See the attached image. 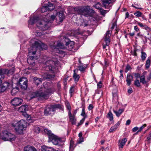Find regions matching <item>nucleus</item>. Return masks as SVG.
<instances>
[{
  "mask_svg": "<svg viewBox=\"0 0 151 151\" xmlns=\"http://www.w3.org/2000/svg\"><path fill=\"white\" fill-rule=\"evenodd\" d=\"M47 48V46L43 43H40L37 41H35L28 49L29 57L27 58V61L30 65L32 67L30 69L32 70H37V68L35 66L36 64L35 60H37V56H32L36 54V52L37 49L46 50Z\"/></svg>",
  "mask_w": 151,
  "mask_h": 151,
  "instance_id": "obj_1",
  "label": "nucleus"
},
{
  "mask_svg": "<svg viewBox=\"0 0 151 151\" xmlns=\"http://www.w3.org/2000/svg\"><path fill=\"white\" fill-rule=\"evenodd\" d=\"M47 16H45L44 17V20L41 21L39 19V18L37 17H33L30 18V19L28 21V26L29 28L30 25H32L35 23H37V29H40L42 31L47 29L49 28V23H51L55 18V15H51L49 19L45 20V18H47Z\"/></svg>",
  "mask_w": 151,
  "mask_h": 151,
  "instance_id": "obj_2",
  "label": "nucleus"
},
{
  "mask_svg": "<svg viewBox=\"0 0 151 151\" xmlns=\"http://www.w3.org/2000/svg\"><path fill=\"white\" fill-rule=\"evenodd\" d=\"M51 93L50 89H46L42 85L40 87L38 88L37 91L32 93L31 97V98L38 97L39 98L46 99L48 98Z\"/></svg>",
  "mask_w": 151,
  "mask_h": 151,
  "instance_id": "obj_3",
  "label": "nucleus"
},
{
  "mask_svg": "<svg viewBox=\"0 0 151 151\" xmlns=\"http://www.w3.org/2000/svg\"><path fill=\"white\" fill-rule=\"evenodd\" d=\"M44 132L48 135L49 141L52 142L54 145L60 146L64 145L65 141V138H60L52 134L51 132L47 129H45Z\"/></svg>",
  "mask_w": 151,
  "mask_h": 151,
  "instance_id": "obj_4",
  "label": "nucleus"
},
{
  "mask_svg": "<svg viewBox=\"0 0 151 151\" xmlns=\"http://www.w3.org/2000/svg\"><path fill=\"white\" fill-rule=\"evenodd\" d=\"M46 64V66L45 69L47 71H49L51 73H53V74L50 75V74L47 75V77L46 78H53L55 76V73L58 72V68L56 67H54L53 65H55V63L54 62L50 60H47Z\"/></svg>",
  "mask_w": 151,
  "mask_h": 151,
  "instance_id": "obj_5",
  "label": "nucleus"
},
{
  "mask_svg": "<svg viewBox=\"0 0 151 151\" xmlns=\"http://www.w3.org/2000/svg\"><path fill=\"white\" fill-rule=\"evenodd\" d=\"M90 10V7L89 6H77L73 9V11L75 12L74 13L83 15L86 17L91 16Z\"/></svg>",
  "mask_w": 151,
  "mask_h": 151,
  "instance_id": "obj_6",
  "label": "nucleus"
},
{
  "mask_svg": "<svg viewBox=\"0 0 151 151\" xmlns=\"http://www.w3.org/2000/svg\"><path fill=\"white\" fill-rule=\"evenodd\" d=\"M27 124L25 121L22 119L16 123L14 126L17 132L19 134H22L23 133V131L26 129Z\"/></svg>",
  "mask_w": 151,
  "mask_h": 151,
  "instance_id": "obj_7",
  "label": "nucleus"
},
{
  "mask_svg": "<svg viewBox=\"0 0 151 151\" xmlns=\"http://www.w3.org/2000/svg\"><path fill=\"white\" fill-rule=\"evenodd\" d=\"M1 138L4 141H13L16 138L15 135L7 130L3 131L1 134Z\"/></svg>",
  "mask_w": 151,
  "mask_h": 151,
  "instance_id": "obj_8",
  "label": "nucleus"
},
{
  "mask_svg": "<svg viewBox=\"0 0 151 151\" xmlns=\"http://www.w3.org/2000/svg\"><path fill=\"white\" fill-rule=\"evenodd\" d=\"M61 106L60 104H57L47 106L44 110V113L45 115L48 116L54 114V111L57 109H60Z\"/></svg>",
  "mask_w": 151,
  "mask_h": 151,
  "instance_id": "obj_9",
  "label": "nucleus"
},
{
  "mask_svg": "<svg viewBox=\"0 0 151 151\" xmlns=\"http://www.w3.org/2000/svg\"><path fill=\"white\" fill-rule=\"evenodd\" d=\"M19 84L22 89L25 90L27 87V80L25 77H22L19 79Z\"/></svg>",
  "mask_w": 151,
  "mask_h": 151,
  "instance_id": "obj_10",
  "label": "nucleus"
},
{
  "mask_svg": "<svg viewBox=\"0 0 151 151\" xmlns=\"http://www.w3.org/2000/svg\"><path fill=\"white\" fill-rule=\"evenodd\" d=\"M111 32L110 30L108 31L105 35L104 38V41L106 42V45H103V48L105 49L106 48V45L108 46L110 42V40L109 37L111 36Z\"/></svg>",
  "mask_w": 151,
  "mask_h": 151,
  "instance_id": "obj_11",
  "label": "nucleus"
},
{
  "mask_svg": "<svg viewBox=\"0 0 151 151\" xmlns=\"http://www.w3.org/2000/svg\"><path fill=\"white\" fill-rule=\"evenodd\" d=\"M22 101L21 98H15L11 101V104L13 106H18L21 104Z\"/></svg>",
  "mask_w": 151,
  "mask_h": 151,
  "instance_id": "obj_12",
  "label": "nucleus"
},
{
  "mask_svg": "<svg viewBox=\"0 0 151 151\" xmlns=\"http://www.w3.org/2000/svg\"><path fill=\"white\" fill-rule=\"evenodd\" d=\"M10 86H11L9 83L8 82H4L1 87L0 91L1 92H4L7 88H9Z\"/></svg>",
  "mask_w": 151,
  "mask_h": 151,
  "instance_id": "obj_13",
  "label": "nucleus"
},
{
  "mask_svg": "<svg viewBox=\"0 0 151 151\" xmlns=\"http://www.w3.org/2000/svg\"><path fill=\"white\" fill-rule=\"evenodd\" d=\"M9 70L7 69H0V78L4 79V75L5 74H8L9 73Z\"/></svg>",
  "mask_w": 151,
  "mask_h": 151,
  "instance_id": "obj_14",
  "label": "nucleus"
},
{
  "mask_svg": "<svg viewBox=\"0 0 151 151\" xmlns=\"http://www.w3.org/2000/svg\"><path fill=\"white\" fill-rule=\"evenodd\" d=\"M78 25L85 27L87 26V24L86 23V21L84 20L79 19L76 22Z\"/></svg>",
  "mask_w": 151,
  "mask_h": 151,
  "instance_id": "obj_15",
  "label": "nucleus"
},
{
  "mask_svg": "<svg viewBox=\"0 0 151 151\" xmlns=\"http://www.w3.org/2000/svg\"><path fill=\"white\" fill-rule=\"evenodd\" d=\"M55 48L57 49H64V46L59 41H58L54 43V45Z\"/></svg>",
  "mask_w": 151,
  "mask_h": 151,
  "instance_id": "obj_16",
  "label": "nucleus"
},
{
  "mask_svg": "<svg viewBox=\"0 0 151 151\" xmlns=\"http://www.w3.org/2000/svg\"><path fill=\"white\" fill-rule=\"evenodd\" d=\"M68 115L69 116L70 121L71 122L72 124H75L76 123V119L75 118V116H72V114L70 111V112H68Z\"/></svg>",
  "mask_w": 151,
  "mask_h": 151,
  "instance_id": "obj_17",
  "label": "nucleus"
},
{
  "mask_svg": "<svg viewBox=\"0 0 151 151\" xmlns=\"http://www.w3.org/2000/svg\"><path fill=\"white\" fill-rule=\"evenodd\" d=\"M127 141V139L126 138H124L122 140H119L118 145L119 148H122Z\"/></svg>",
  "mask_w": 151,
  "mask_h": 151,
  "instance_id": "obj_18",
  "label": "nucleus"
},
{
  "mask_svg": "<svg viewBox=\"0 0 151 151\" xmlns=\"http://www.w3.org/2000/svg\"><path fill=\"white\" fill-rule=\"evenodd\" d=\"M42 151H58L55 150L54 148L51 147L43 146L42 147Z\"/></svg>",
  "mask_w": 151,
  "mask_h": 151,
  "instance_id": "obj_19",
  "label": "nucleus"
},
{
  "mask_svg": "<svg viewBox=\"0 0 151 151\" xmlns=\"http://www.w3.org/2000/svg\"><path fill=\"white\" fill-rule=\"evenodd\" d=\"M133 80V77L132 76L128 74L127 76L126 81L127 84L128 86H129L131 83L132 81Z\"/></svg>",
  "mask_w": 151,
  "mask_h": 151,
  "instance_id": "obj_20",
  "label": "nucleus"
},
{
  "mask_svg": "<svg viewBox=\"0 0 151 151\" xmlns=\"http://www.w3.org/2000/svg\"><path fill=\"white\" fill-rule=\"evenodd\" d=\"M28 109V106L27 105H22L19 109V111L20 112L24 113Z\"/></svg>",
  "mask_w": 151,
  "mask_h": 151,
  "instance_id": "obj_21",
  "label": "nucleus"
},
{
  "mask_svg": "<svg viewBox=\"0 0 151 151\" xmlns=\"http://www.w3.org/2000/svg\"><path fill=\"white\" fill-rule=\"evenodd\" d=\"M66 45L68 46L69 50H70L73 47L74 45V42L73 41H69L66 42Z\"/></svg>",
  "mask_w": 151,
  "mask_h": 151,
  "instance_id": "obj_22",
  "label": "nucleus"
},
{
  "mask_svg": "<svg viewBox=\"0 0 151 151\" xmlns=\"http://www.w3.org/2000/svg\"><path fill=\"white\" fill-rule=\"evenodd\" d=\"M114 112L116 114V116L119 117L122 113L124 111V109H120L118 111L115 110H113Z\"/></svg>",
  "mask_w": 151,
  "mask_h": 151,
  "instance_id": "obj_23",
  "label": "nucleus"
},
{
  "mask_svg": "<svg viewBox=\"0 0 151 151\" xmlns=\"http://www.w3.org/2000/svg\"><path fill=\"white\" fill-rule=\"evenodd\" d=\"M35 81V83L37 86H38L41 83L42 81V79L40 78H38L35 77L33 78Z\"/></svg>",
  "mask_w": 151,
  "mask_h": 151,
  "instance_id": "obj_24",
  "label": "nucleus"
},
{
  "mask_svg": "<svg viewBox=\"0 0 151 151\" xmlns=\"http://www.w3.org/2000/svg\"><path fill=\"white\" fill-rule=\"evenodd\" d=\"M140 82L143 84H146L148 82L147 79L146 80H145V77L144 75L140 76Z\"/></svg>",
  "mask_w": 151,
  "mask_h": 151,
  "instance_id": "obj_25",
  "label": "nucleus"
},
{
  "mask_svg": "<svg viewBox=\"0 0 151 151\" xmlns=\"http://www.w3.org/2000/svg\"><path fill=\"white\" fill-rule=\"evenodd\" d=\"M141 60L143 62L145 60L147 56V55L145 52L143 51L142 50H141Z\"/></svg>",
  "mask_w": 151,
  "mask_h": 151,
  "instance_id": "obj_26",
  "label": "nucleus"
},
{
  "mask_svg": "<svg viewBox=\"0 0 151 151\" xmlns=\"http://www.w3.org/2000/svg\"><path fill=\"white\" fill-rule=\"evenodd\" d=\"M106 117L108 118L110 121H111L113 120V114L111 111H109L106 116Z\"/></svg>",
  "mask_w": 151,
  "mask_h": 151,
  "instance_id": "obj_27",
  "label": "nucleus"
},
{
  "mask_svg": "<svg viewBox=\"0 0 151 151\" xmlns=\"http://www.w3.org/2000/svg\"><path fill=\"white\" fill-rule=\"evenodd\" d=\"M46 6L47 9H48V11H51L53 10L54 8V6L51 3H49Z\"/></svg>",
  "mask_w": 151,
  "mask_h": 151,
  "instance_id": "obj_28",
  "label": "nucleus"
},
{
  "mask_svg": "<svg viewBox=\"0 0 151 151\" xmlns=\"http://www.w3.org/2000/svg\"><path fill=\"white\" fill-rule=\"evenodd\" d=\"M76 70H74V73L73 77L74 79L75 82H77L78 81L80 77L76 73Z\"/></svg>",
  "mask_w": 151,
  "mask_h": 151,
  "instance_id": "obj_29",
  "label": "nucleus"
},
{
  "mask_svg": "<svg viewBox=\"0 0 151 151\" xmlns=\"http://www.w3.org/2000/svg\"><path fill=\"white\" fill-rule=\"evenodd\" d=\"M19 91V88L18 87L16 86L13 88L11 91V94L12 95H15L16 93Z\"/></svg>",
  "mask_w": 151,
  "mask_h": 151,
  "instance_id": "obj_30",
  "label": "nucleus"
},
{
  "mask_svg": "<svg viewBox=\"0 0 151 151\" xmlns=\"http://www.w3.org/2000/svg\"><path fill=\"white\" fill-rule=\"evenodd\" d=\"M109 1L108 0H103V4L105 8H107V6L109 5Z\"/></svg>",
  "mask_w": 151,
  "mask_h": 151,
  "instance_id": "obj_31",
  "label": "nucleus"
},
{
  "mask_svg": "<svg viewBox=\"0 0 151 151\" xmlns=\"http://www.w3.org/2000/svg\"><path fill=\"white\" fill-rule=\"evenodd\" d=\"M150 60L149 58H148L146 61L145 64V68H146L148 69L150 67Z\"/></svg>",
  "mask_w": 151,
  "mask_h": 151,
  "instance_id": "obj_32",
  "label": "nucleus"
},
{
  "mask_svg": "<svg viewBox=\"0 0 151 151\" xmlns=\"http://www.w3.org/2000/svg\"><path fill=\"white\" fill-rule=\"evenodd\" d=\"M116 22L117 19L115 18H114L112 21V26L111 27V28L112 29H113L115 27H116Z\"/></svg>",
  "mask_w": 151,
  "mask_h": 151,
  "instance_id": "obj_33",
  "label": "nucleus"
},
{
  "mask_svg": "<svg viewBox=\"0 0 151 151\" xmlns=\"http://www.w3.org/2000/svg\"><path fill=\"white\" fill-rule=\"evenodd\" d=\"M58 17L60 22H62L63 19H64V16L62 13H59L58 14Z\"/></svg>",
  "mask_w": 151,
  "mask_h": 151,
  "instance_id": "obj_34",
  "label": "nucleus"
},
{
  "mask_svg": "<svg viewBox=\"0 0 151 151\" xmlns=\"http://www.w3.org/2000/svg\"><path fill=\"white\" fill-rule=\"evenodd\" d=\"M93 6L99 10L102 8L101 4V3L99 2H97L95 5H93Z\"/></svg>",
  "mask_w": 151,
  "mask_h": 151,
  "instance_id": "obj_35",
  "label": "nucleus"
},
{
  "mask_svg": "<svg viewBox=\"0 0 151 151\" xmlns=\"http://www.w3.org/2000/svg\"><path fill=\"white\" fill-rule=\"evenodd\" d=\"M117 128L118 127H116L115 125H114L113 126L111 127L109 131V132H112L116 130Z\"/></svg>",
  "mask_w": 151,
  "mask_h": 151,
  "instance_id": "obj_36",
  "label": "nucleus"
},
{
  "mask_svg": "<svg viewBox=\"0 0 151 151\" xmlns=\"http://www.w3.org/2000/svg\"><path fill=\"white\" fill-rule=\"evenodd\" d=\"M34 131L36 133H38L40 132V129L38 126H36L34 127Z\"/></svg>",
  "mask_w": 151,
  "mask_h": 151,
  "instance_id": "obj_37",
  "label": "nucleus"
},
{
  "mask_svg": "<svg viewBox=\"0 0 151 151\" xmlns=\"http://www.w3.org/2000/svg\"><path fill=\"white\" fill-rule=\"evenodd\" d=\"M134 85L137 87H139L140 86V83L139 81L137 79H136L134 81Z\"/></svg>",
  "mask_w": 151,
  "mask_h": 151,
  "instance_id": "obj_38",
  "label": "nucleus"
},
{
  "mask_svg": "<svg viewBox=\"0 0 151 151\" xmlns=\"http://www.w3.org/2000/svg\"><path fill=\"white\" fill-rule=\"evenodd\" d=\"M35 33V35L36 36H39L42 35V32H40V31H38L37 29H36L35 31H34Z\"/></svg>",
  "mask_w": 151,
  "mask_h": 151,
  "instance_id": "obj_39",
  "label": "nucleus"
},
{
  "mask_svg": "<svg viewBox=\"0 0 151 151\" xmlns=\"http://www.w3.org/2000/svg\"><path fill=\"white\" fill-rule=\"evenodd\" d=\"M32 147L30 146H28L24 148V151H32Z\"/></svg>",
  "mask_w": 151,
  "mask_h": 151,
  "instance_id": "obj_40",
  "label": "nucleus"
},
{
  "mask_svg": "<svg viewBox=\"0 0 151 151\" xmlns=\"http://www.w3.org/2000/svg\"><path fill=\"white\" fill-rule=\"evenodd\" d=\"M100 12L101 13V14L103 16H105L106 14V10H105L102 9V8L100 10H99Z\"/></svg>",
  "mask_w": 151,
  "mask_h": 151,
  "instance_id": "obj_41",
  "label": "nucleus"
},
{
  "mask_svg": "<svg viewBox=\"0 0 151 151\" xmlns=\"http://www.w3.org/2000/svg\"><path fill=\"white\" fill-rule=\"evenodd\" d=\"M41 12H46L48 10V9H47L46 6H43L42 7L41 9Z\"/></svg>",
  "mask_w": 151,
  "mask_h": 151,
  "instance_id": "obj_42",
  "label": "nucleus"
},
{
  "mask_svg": "<svg viewBox=\"0 0 151 151\" xmlns=\"http://www.w3.org/2000/svg\"><path fill=\"white\" fill-rule=\"evenodd\" d=\"M135 15L137 17H141L142 15V13L139 11H137L136 12L134 13Z\"/></svg>",
  "mask_w": 151,
  "mask_h": 151,
  "instance_id": "obj_43",
  "label": "nucleus"
},
{
  "mask_svg": "<svg viewBox=\"0 0 151 151\" xmlns=\"http://www.w3.org/2000/svg\"><path fill=\"white\" fill-rule=\"evenodd\" d=\"M79 70L81 71H84L86 69V68L83 67L82 65H80L78 67Z\"/></svg>",
  "mask_w": 151,
  "mask_h": 151,
  "instance_id": "obj_44",
  "label": "nucleus"
},
{
  "mask_svg": "<svg viewBox=\"0 0 151 151\" xmlns=\"http://www.w3.org/2000/svg\"><path fill=\"white\" fill-rule=\"evenodd\" d=\"M84 141V139L83 137H79L77 140V143L80 144Z\"/></svg>",
  "mask_w": 151,
  "mask_h": 151,
  "instance_id": "obj_45",
  "label": "nucleus"
},
{
  "mask_svg": "<svg viewBox=\"0 0 151 151\" xmlns=\"http://www.w3.org/2000/svg\"><path fill=\"white\" fill-rule=\"evenodd\" d=\"M85 119V117H84L78 124V126H79L81 125L84 122Z\"/></svg>",
  "mask_w": 151,
  "mask_h": 151,
  "instance_id": "obj_46",
  "label": "nucleus"
},
{
  "mask_svg": "<svg viewBox=\"0 0 151 151\" xmlns=\"http://www.w3.org/2000/svg\"><path fill=\"white\" fill-rule=\"evenodd\" d=\"M74 86H72L70 88L69 92L71 96H72V93H73L74 91Z\"/></svg>",
  "mask_w": 151,
  "mask_h": 151,
  "instance_id": "obj_47",
  "label": "nucleus"
},
{
  "mask_svg": "<svg viewBox=\"0 0 151 151\" xmlns=\"http://www.w3.org/2000/svg\"><path fill=\"white\" fill-rule=\"evenodd\" d=\"M147 125L146 124H144V125H142L141 127L139 128V129L137 132H140L141 131H142L145 127H146Z\"/></svg>",
  "mask_w": 151,
  "mask_h": 151,
  "instance_id": "obj_48",
  "label": "nucleus"
},
{
  "mask_svg": "<svg viewBox=\"0 0 151 151\" xmlns=\"http://www.w3.org/2000/svg\"><path fill=\"white\" fill-rule=\"evenodd\" d=\"M131 69V66L128 64L126 66L125 72L127 73L128 70Z\"/></svg>",
  "mask_w": 151,
  "mask_h": 151,
  "instance_id": "obj_49",
  "label": "nucleus"
},
{
  "mask_svg": "<svg viewBox=\"0 0 151 151\" xmlns=\"http://www.w3.org/2000/svg\"><path fill=\"white\" fill-rule=\"evenodd\" d=\"M143 28L147 31H151V29L145 25H144Z\"/></svg>",
  "mask_w": 151,
  "mask_h": 151,
  "instance_id": "obj_50",
  "label": "nucleus"
},
{
  "mask_svg": "<svg viewBox=\"0 0 151 151\" xmlns=\"http://www.w3.org/2000/svg\"><path fill=\"white\" fill-rule=\"evenodd\" d=\"M147 139L148 141L151 139V131L149 132V134L147 136Z\"/></svg>",
  "mask_w": 151,
  "mask_h": 151,
  "instance_id": "obj_51",
  "label": "nucleus"
},
{
  "mask_svg": "<svg viewBox=\"0 0 151 151\" xmlns=\"http://www.w3.org/2000/svg\"><path fill=\"white\" fill-rule=\"evenodd\" d=\"M74 146V142L71 140L70 142V148H73Z\"/></svg>",
  "mask_w": 151,
  "mask_h": 151,
  "instance_id": "obj_52",
  "label": "nucleus"
},
{
  "mask_svg": "<svg viewBox=\"0 0 151 151\" xmlns=\"http://www.w3.org/2000/svg\"><path fill=\"white\" fill-rule=\"evenodd\" d=\"M138 129L139 128L138 127H136L132 129V131L133 132H135L138 130Z\"/></svg>",
  "mask_w": 151,
  "mask_h": 151,
  "instance_id": "obj_53",
  "label": "nucleus"
},
{
  "mask_svg": "<svg viewBox=\"0 0 151 151\" xmlns=\"http://www.w3.org/2000/svg\"><path fill=\"white\" fill-rule=\"evenodd\" d=\"M102 86V83L101 81L99 82L97 84L98 87L99 88H101Z\"/></svg>",
  "mask_w": 151,
  "mask_h": 151,
  "instance_id": "obj_54",
  "label": "nucleus"
},
{
  "mask_svg": "<svg viewBox=\"0 0 151 151\" xmlns=\"http://www.w3.org/2000/svg\"><path fill=\"white\" fill-rule=\"evenodd\" d=\"M131 54L132 55L134 56H137V52L134 50L133 51L131 52Z\"/></svg>",
  "mask_w": 151,
  "mask_h": 151,
  "instance_id": "obj_55",
  "label": "nucleus"
},
{
  "mask_svg": "<svg viewBox=\"0 0 151 151\" xmlns=\"http://www.w3.org/2000/svg\"><path fill=\"white\" fill-rule=\"evenodd\" d=\"M85 114V109H83L82 110V113L81 114V115L83 116H84Z\"/></svg>",
  "mask_w": 151,
  "mask_h": 151,
  "instance_id": "obj_56",
  "label": "nucleus"
},
{
  "mask_svg": "<svg viewBox=\"0 0 151 151\" xmlns=\"http://www.w3.org/2000/svg\"><path fill=\"white\" fill-rule=\"evenodd\" d=\"M93 108V106L92 105L90 104L88 107V109L89 111L91 110Z\"/></svg>",
  "mask_w": 151,
  "mask_h": 151,
  "instance_id": "obj_57",
  "label": "nucleus"
},
{
  "mask_svg": "<svg viewBox=\"0 0 151 151\" xmlns=\"http://www.w3.org/2000/svg\"><path fill=\"white\" fill-rule=\"evenodd\" d=\"M140 75L138 73L135 74V77L137 79L138 78H140Z\"/></svg>",
  "mask_w": 151,
  "mask_h": 151,
  "instance_id": "obj_58",
  "label": "nucleus"
},
{
  "mask_svg": "<svg viewBox=\"0 0 151 151\" xmlns=\"http://www.w3.org/2000/svg\"><path fill=\"white\" fill-rule=\"evenodd\" d=\"M131 121L129 119H128L126 121V125H129L131 123Z\"/></svg>",
  "mask_w": 151,
  "mask_h": 151,
  "instance_id": "obj_59",
  "label": "nucleus"
},
{
  "mask_svg": "<svg viewBox=\"0 0 151 151\" xmlns=\"http://www.w3.org/2000/svg\"><path fill=\"white\" fill-rule=\"evenodd\" d=\"M147 80L148 81V82L151 79V73H150L149 76H147Z\"/></svg>",
  "mask_w": 151,
  "mask_h": 151,
  "instance_id": "obj_60",
  "label": "nucleus"
},
{
  "mask_svg": "<svg viewBox=\"0 0 151 151\" xmlns=\"http://www.w3.org/2000/svg\"><path fill=\"white\" fill-rule=\"evenodd\" d=\"M134 29L136 31L138 32L139 31V29L138 28L137 26H135L134 27Z\"/></svg>",
  "mask_w": 151,
  "mask_h": 151,
  "instance_id": "obj_61",
  "label": "nucleus"
},
{
  "mask_svg": "<svg viewBox=\"0 0 151 151\" xmlns=\"http://www.w3.org/2000/svg\"><path fill=\"white\" fill-rule=\"evenodd\" d=\"M128 92L129 93H131L132 92V88H130L128 90Z\"/></svg>",
  "mask_w": 151,
  "mask_h": 151,
  "instance_id": "obj_62",
  "label": "nucleus"
},
{
  "mask_svg": "<svg viewBox=\"0 0 151 151\" xmlns=\"http://www.w3.org/2000/svg\"><path fill=\"white\" fill-rule=\"evenodd\" d=\"M138 25L139 26L143 28L144 25L141 22H138Z\"/></svg>",
  "mask_w": 151,
  "mask_h": 151,
  "instance_id": "obj_63",
  "label": "nucleus"
},
{
  "mask_svg": "<svg viewBox=\"0 0 151 151\" xmlns=\"http://www.w3.org/2000/svg\"><path fill=\"white\" fill-rule=\"evenodd\" d=\"M120 122L119 121H118V122H117L116 124H115V126H116V127H118L120 125Z\"/></svg>",
  "mask_w": 151,
  "mask_h": 151,
  "instance_id": "obj_64",
  "label": "nucleus"
}]
</instances>
